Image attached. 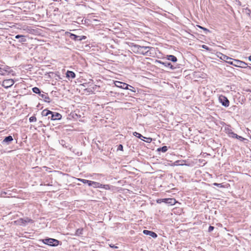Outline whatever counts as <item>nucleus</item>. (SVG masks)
<instances>
[{
  "label": "nucleus",
  "instance_id": "obj_41",
  "mask_svg": "<svg viewBox=\"0 0 251 251\" xmlns=\"http://www.w3.org/2000/svg\"><path fill=\"white\" fill-rule=\"evenodd\" d=\"M246 10H247V11H249L248 13L249 14V15H250V16H251L250 15V13H251V11L250 9H246Z\"/></svg>",
  "mask_w": 251,
  "mask_h": 251
},
{
  "label": "nucleus",
  "instance_id": "obj_28",
  "mask_svg": "<svg viewBox=\"0 0 251 251\" xmlns=\"http://www.w3.org/2000/svg\"><path fill=\"white\" fill-rule=\"evenodd\" d=\"M83 229L78 228L76 230L75 234L77 235H80L82 234Z\"/></svg>",
  "mask_w": 251,
  "mask_h": 251
},
{
  "label": "nucleus",
  "instance_id": "obj_37",
  "mask_svg": "<svg viewBox=\"0 0 251 251\" xmlns=\"http://www.w3.org/2000/svg\"><path fill=\"white\" fill-rule=\"evenodd\" d=\"M123 146L122 145L120 144L118 145L117 148V151H123Z\"/></svg>",
  "mask_w": 251,
  "mask_h": 251
},
{
  "label": "nucleus",
  "instance_id": "obj_35",
  "mask_svg": "<svg viewBox=\"0 0 251 251\" xmlns=\"http://www.w3.org/2000/svg\"><path fill=\"white\" fill-rule=\"evenodd\" d=\"M144 141L147 143H151L152 141V138L145 137Z\"/></svg>",
  "mask_w": 251,
  "mask_h": 251
},
{
  "label": "nucleus",
  "instance_id": "obj_19",
  "mask_svg": "<svg viewBox=\"0 0 251 251\" xmlns=\"http://www.w3.org/2000/svg\"><path fill=\"white\" fill-rule=\"evenodd\" d=\"M220 56L218 55V56L222 60H224L225 61H227V60H232V58L226 56V55H225L222 53H220Z\"/></svg>",
  "mask_w": 251,
  "mask_h": 251
},
{
  "label": "nucleus",
  "instance_id": "obj_40",
  "mask_svg": "<svg viewBox=\"0 0 251 251\" xmlns=\"http://www.w3.org/2000/svg\"><path fill=\"white\" fill-rule=\"evenodd\" d=\"M202 48L203 49H204L207 50H209V48L207 46H206L205 45H202Z\"/></svg>",
  "mask_w": 251,
  "mask_h": 251
},
{
  "label": "nucleus",
  "instance_id": "obj_38",
  "mask_svg": "<svg viewBox=\"0 0 251 251\" xmlns=\"http://www.w3.org/2000/svg\"><path fill=\"white\" fill-rule=\"evenodd\" d=\"M214 229V227L212 226H209V228H208V232H211L213 230V229Z\"/></svg>",
  "mask_w": 251,
  "mask_h": 251
},
{
  "label": "nucleus",
  "instance_id": "obj_25",
  "mask_svg": "<svg viewBox=\"0 0 251 251\" xmlns=\"http://www.w3.org/2000/svg\"><path fill=\"white\" fill-rule=\"evenodd\" d=\"M78 180L82 182L84 184H87L89 186L90 183H91V180L82 179V178H78Z\"/></svg>",
  "mask_w": 251,
  "mask_h": 251
},
{
  "label": "nucleus",
  "instance_id": "obj_7",
  "mask_svg": "<svg viewBox=\"0 0 251 251\" xmlns=\"http://www.w3.org/2000/svg\"><path fill=\"white\" fill-rule=\"evenodd\" d=\"M234 66L235 67L242 68H246L248 67V64L246 63L239 60L234 59Z\"/></svg>",
  "mask_w": 251,
  "mask_h": 251
},
{
  "label": "nucleus",
  "instance_id": "obj_49",
  "mask_svg": "<svg viewBox=\"0 0 251 251\" xmlns=\"http://www.w3.org/2000/svg\"><path fill=\"white\" fill-rule=\"evenodd\" d=\"M117 82L118 83H121V82H119V81H118V82Z\"/></svg>",
  "mask_w": 251,
  "mask_h": 251
},
{
  "label": "nucleus",
  "instance_id": "obj_50",
  "mask_svg": "<svg viewBox=\"0 0 251 251\" xmlns=\"http://www.w3.org/2000/svg\"><path fill=\"white\" fill-rule=\"evenodd\" d=\"M0 147H1V146H0Z\"/></svg>",
  "mask_w": 251,
  "mask_h": 251
},
{
  "label": "nucleus",
  "instance_id": "obj_1",
  "mask_svg": "<svg viewBox=\"0 0 251 251\" xmlns=\"http://www.w3.org/2000/svg\"><path fill=\"white\" fill-rule=\"evenodd\" d=\"M153 50H154L153 47L140 46L139 54L151 56L152 54L151 51Z\"/></svg>",
  "mask_w": 251,
  "mask_h": 251
},
{
  "label": "nucleus",
  "instance_id": "obj_39",
  "mask_svg": "<svg viewBox=\"0 0 251 251\" xmlns=\"http://www.w3.org/2000/svg\"><path fill=\"white\" fill-rule=\"evenodd\" d=\"M214 185L219 187H222V183H214L213 184Z\"/></svg>",
  "mask_w": 251,
  "mask_h": 251
},
{
  "label": "nucleus",
  "instance_id": "obj_16",
  "mask_svg": "<svg viewBox=\"0 0 251 251\" xmlns=\"http://www.w3.org/2000/svg\"><path fill=\"white\" fill-rule=\"evenodd\" d=\"M13 140V138L12 136L9 135L6 137L2 141V143H6L7 145L9 144Z\"/></svg>",
  "mask_w": 251,
  "mask_h": 251
},
{
  "label": "nucleus",
  "instance_id": "obj_11",
  "mask_svg": "<svg viewBox=\"0 0 251 251\" xmlns=\"http://www.w3.org/2000/svg\"><path fill=\"white\" fill-rule=\"evenodd\" d=\"M18 222L19 223V224L21 226H25V224L27 223H33V221L31 219L26 217L25 219L20 218L18 221Z\"/></svg>",
  "mask_w": 251,
  "mask_h": 251
},
{
  "label": "nucleus",
  "instance_id": "obj_4",
  "mask_svg": "<svg viewBox=\"0 0 251 251\" xmlns=\"http://www.w3.org/2000/svg\"><path fill=\"white\" fill-rule=\"evenodd\" d=\"M219 100L222 105L226 107H227L229 105V101L228 99L225 96L220 95L219 97Z\"/></svg>",
  "mask_w": 251,
  "mask_h": 251
},
{
  "label": "nucleus",
  "instance_id": "obj_23",
  "mask_svg": "<svg viewBox=\"0 0 251 251\" xmlns=\"http://www.w3.org/2000/svg\"><path fill=\"white\" fill-rule=\"evenodd\" d=\"M133 134L134 136L137 137L138 138L141 139L142 140H144V139H145V137L143 136L142 135H141L140 133L134 132L133 133Z\"/></svg>",
  "mask_w": 251,
  "mask_h": 251
},
{
  "label": "nucleus",
  "instance_id": "obj_9",
  "mask_svg": "<svg viewBox=\"0 0 251 251\" xmlns=\"http://www.w3.org/2000/svg\"><path fill=\"white\" fill-rule=\"evenodd\" d=\"M62 117V116L60 114L57 112H53L51 111V114L49 117V119H50L51 120L54 121L57 120H60Z\"/></svg>",
  "mask_w": 251,
  "mask_h": 251
},
{
  "label": "nucleus",
  "instance_id": "obj_3",
  "mask_svg": "<svg viewBox=\"0 0 251 251\" xmlns=\"http://www.w3.org/2000/svg\"><path fill=\"white\" fill-rule=\"evenodd\" d=\"M126 45H127L129 48V49L135 53H138L139 52L140 46L136 45L133 43L126 42Z\"/></svg>",
  "mask_w": 251,
  "mask_h": 251
},
{
  "label": "nucleus",
  "instance_id": "obj_31",
  "mask_svg": "<svg viewBox=\"0 0 251 251\" xmlns=\"http://www.w3.org/2000/svg\"><path fill=\"white\" fill-rule=\"evenodd\" d=\"M226 133L228 135V136L230 134L231 132H232L233 131L231 129H230L229 127L226 128H225Z\"/></svg>",
  "mask_w": 251,
  "mask_h": 251
},
{
  "label": "nucleus",
  "instance_id": "obj_15",
  "mask_svg": "<svg viewBox=\"0 0 251 251\" xmlns=\"http://www.w3.org/2000/svg\"><path fill=\"white\" fill-rule=\"evenodd\" d=\"M41 98L43 99L44 101L50 103V99L48 96V95L47 93H45L43 92V93H41L39 95Z\"/></svg>",
  "mask_w": 251,
  "mask_h": 251
},
{
  "label": "nucleus",
  "instance_id": "obj_42",
  "mask_svg": "<svg viewBox=\"0 0 251 251\" xmlns=\"http://www.w3.org/2000/svg\"><path fill=\"white\" fill-rule=\"evenodd\" d=\"M4 69H5V70H7V69H9V67L6 66V67H4Z\"/></svg>",
  "mask_w": 251,
  "mask_h": 251
},
{
  "label": "nucleus",
  "instance_id": "obj_20",
  "mask_svg": "<svg viewBox=\"0 0 251 251\" xmlns=\"http://www.w3.org/2000/svg\"><path fill=\"white\" fill-rule=\"evenodd\" d=\"M66 77L68 78H74L75 77V74L74 72L67 71L66 73Z\"/></svg>",
  "mask_w": 251,
  "mask_h": 251
},
{
  "label": "nucleus",
  "instance_id": "obj_18",
  "mask_svg": "<svg viewBox=\"0 0 251 251\" xmlns=\"http://www.w3.org/2000/svg\"><path fill=\"white\" fill-rule=\"evenodd\" d=\"M15 38L16 39H19V42H20V43H24L26 41V39H25V36L23 35H17L15 36Z\"/></svg>",
  "mask_w": 251,
  "mask_h": 251
},
{
  "label": "nucleus",
  "instance_id": "obj_29",
  "mask_svg": "<svg viewBox=\"0 0 251 251\" xmlns=\"http://www.w3.org/2000/svg\"><path fill=\"white\" fill-rule=\"evenodd\" d=\"M8 72V71L7 70H5V69L0 67V75H4L5 72Z\"/></svg>",
  "mask_w": 251,
  "mask_h": 251
},
{
  "label": "nucleus",
  "instance_id": "obj_13",
  "mask_svg": "<svg viewBox=\"0 0 251 251\" xmlns=\"http://www.w3.org/2000/svg\"><path fill=\"white\" fill-rule=\"evenodd\" d=\"M157 62L163 65L164 67L169 68L172 70H174L176 68L170 62L168 61L163 62L162 61L158 60L157 61Z\"/></svg>",
  "mask_w": 251,
  "mask_h": 251
},
{
  "label": "nucleus",
  "instance_id": "obj_12",
  "mask_svg": "<svg viewBox=\"0 0 251 251\" xmlns=\"http://www.w3.org/2000/svg\"><path fill=\"white\" fill-rule=\"evenodd\" d=\"M161 201L164 202L166 203H170L171 205H173L175 203V200L174 199L168 198L158 200L157 201V203H160Z\"/></svg>",
  "mask_w": 251,
  "mask_h": 251
},
{
  "label": "nucleus",
  "instance_id": "obj_17",
  "mask_svg": "<svg viewBox=\"0 0 251 251\" xmlns=\"http://www.w3.org/2000/svg\"><path fill=\"white\" fill-rule=\"evenodd\" d=\"M93 186L94 188H102V184L95 181H91L89 186Z\"/></svg>",
  "mask_w": 251,
  "mask_h": 251
},
{
  "label": "nucleus",
  "instance_id": "obj_5",
  "mask_svg": "<svg viewBox=\"0 0 251 251\" xmlns=\"http://www.w3.org/2000/svg\"><path fill=\"white\" fill-rule=\"evenodd\" d=\"M136 88L132 86L126 84V95H129L130 97H133L136 94Z\"/></svg>",
  "mask_w": 251,
  "mask_h": 251
},
{
  "label": "nucleus",
  "instance_id": "obj_22",
  "mask_svg": "<svg viewBox=\"0 0 251 251\" xmlns=\"http://www.w3.org/2000/svg\"><path fill=\"white\" fill-rule=\"evenodd\" d=\"M50 114H51V111L47 109L43 110L42 112V115L43 116H48L49 117Z\"/></svg>",
  "mask_w": 251,
  "mask_h": 251
},
{
  "label": "nucleus",
  "instance_id": "obj_44",
  "mask_svg": "<svg viewBox=\"0 0 251 251\" xmlns=\"http://www.w3.org/2000/svg\"><path fill=\"white\" fill-rule=\"evenodd\" d=\"M110 247L112 248H117V247H115L114 245H113L112 246H110Z\"/></svg>",
  "mask_w": 251,
  "mask_h": 251
},
{
  "label": "nucleus",
  "instance_id": "obj_43",
  "mask_svg": "<svg viewBox=\"0 0 251 251\" xmlns=\"http://www.w3.org/2000/svg\"><path fill=\"white\" fill-rule=\"evenodd\" d=\"M249 59L251 61V55L249 57Z\"/></svg>",
  "mask_w": 251,
  "mask_h": 251
},
{
  "label": "nucleus",
  "instance_id": "obj_32",
  "mask_svg": "<svg viewBox=\"0 0 251 251\" xmlns=\"http://www.w3.org/2000/svg\"><path fill=\"white\" fill-rule=\"evenodd\" d=\"M237 134L232 132L230 133V134L229 135V137L236 138L237 137Z\"/></svg>",
  "mask_w": 251,
  "mask_h": 251
},
{
  "label": "nucleus",
  "instance_id": "obj_33",
  "mask_svg": "<svg viewBox=\"0 0 251 251\" xmlns=\"http://www.w3.org/2000/svg\"><path fill=\"white\" fill-rule=\"evenodd\" d=\"M226 62L230 64V65H232L233 66H234V59H232V60H229V61H226Z\"/></svg>",
  "mask_w": 251,
  "mask_h": 251
},
{
  "label": "nucleus",
  "instance_id": "obj_26",
  "mask_svg": "<svg viewBox=\"0 0 251 251\" xmlns=\"http://www.w3.org/2000/svg\"><path fill=\"white\" fill-rule=\"evenodd\" d=\"M32 91L33 93L39 94V95L41 93V90L38 87H33L32 88Z\"/></svg>",
  "mask_w": 251,
  "mask_h": 251
},
{
  "label": "nucleus",
  "instance_id": "obj_14",
  "mask_svg": "<svg viewBox=\"0 0 251 251\" xmlns=\"http://www.w3.org/2000/svg\"><path fill=\"white\" fill-rule=\"evenodd\" d=\"M143 233L147 235H149L154 238H155L157 237V235L156 233L153 231L148 230H144Z\"/></svg>",
  "mask_w": 251,
  "mask_h": 251
},
{
  "label": "nucleus",
  "instance_id": "obj_10",
  "mask_svg": "<svg viewBox=\"0 0 251 251\" xmlns=\"http://www.w3.org/2000/svg\"><path fill=\"white\" fill-rule=\"evenodd\" d=\"M133 1L135 3V4L131 3L128 0H126V9H130L134 11L135 9L138 8V3L134 1Z\"/></svg>",
  "mask_w": 251,
  "mask_h": 251
},
{
  "label": "nucleus",
  "instance_id": "obj_46",
  "mask_svg": "<svg viewBox=\"0 0 251 251\" xmlns=\"http://www.w3.org/2000/svg\"><path fill=\"white\" fill-rule=\"evenodd\" d=\"M128 51L129 52H131V50H130L129 49H128Z\"/></svg>",
  "mask_w": 251,
  "mask_h": 251
},
{
  "label": "nucleus",
  "instance_id": "obj_34",
  "mask_svg": "<svg viewBox=\"0 0 251 251\" xmlns=\"http://www.w3.org/2000/svg\"><path fill=\"white\" fill-rule=\"evenodd\" d=\"M236 138L238 139L239 140H240L241 141H244V140H246V139L244 138V137H242L241 136L238 135H237V137Z\"/></svg>",
  "mask_w": 251,
  "mask_h": 251
},
{
  "label": "nucleus",
  "instance_id": "obj_24",
  "mask_svg": "<svg viewBox=\"0 0 251 251\" xmlns=\"http://www.w3.org/2000/svg\"><path fill=\"white\" fill-rule=\"evenodd\" d=\"M168 150V147L166 146H163L161 148L157 149V151H162L163 152H165Z\"/></svg>",
  "mask_w": 251,
  "mask_h": 251
},
{
  "label": "nucleus",
  "instance_id": "obj_48",
  "mask_svg": "<svg viewBox=\"0 0 251 251\" xmlns=\"http://www.w3.org/2000/svg\"><path fill=\"white\" fill-rule=\"evenodd\" d=\"M116 85H117V86L120 87L119 86H118V85H119V84H118V85H117V84H116Z\"/></svg>",
  "mask_w": 251,
  "mask_h": 251
},
{
  "label": "nucleus",
  "instance_id": "obj_36",
  "mask_svg": "<svg viewBox=\"0 0 251 251\" xmlns=\"http://www.w3.org/2000/svg\"><path fill=\"white\" fill-rule=\"evenodd\" d=\"M102 188L105 189V190L110 189V186L109 185H102Z\"/></svg>",
  "mask_w": 251,
  "mask_h": 251
},
{
  "label": "nucleus",
  "instance_id": "obj_2",
  "mask_svg": "<svg viewBox=\"0 0 251 251\" xmlns=\"http://www.w3.org/2000/svg\"><path fill=\"white\" fill-rule=\"evenodd\" d=\"M43 242L50 246L56 247L59 245V241L53 238H46L43 240Z\"/></svg>",
  "mask_w": 251,
  "mask_h": 251
},
{
  "label": "nucleus",
  "instance_id": "obj_45",
  "mask_svg": "<svg viewBox=\"0 0 251 251\" xmlns=\"http://www.w3.org/2000/svg\"><path fill=\"white\" fill-rule=\"evenodd\" d=\"M126 190L127 191H130V190L129 189H128V188H126Z\"/></svg>",
  "mask_w": 251,
  "mask_h": 251
},
{
  "label": "nucleus",
  "instance_id": "obj_27",
  "mask_svg": "<svg viewBox=\"0 0 251 251\" xmlns=\"http://www.w3.org/2000/svg\"><path fill=\"white\" fill-rule=\"evenodd\" d=\"M198 27L203 30L205 34H207L208 32H210V30L206 28L203 27L201 25H198Z\"/></svg>",
  "mask_w": 251,
  "mask_h": 251
},
{
  "label": "nucleus",
  "instance_id": "obj_47",
  "mask_svg": "<svg viewBox=\"0 0 251 251\" xmlns=\"http://www.w3.org/2000/svg\"><path fill=\"white\" fill-rule=\"evenodd\" d=\"M116 85H117V86L120 87L119 86H118V85H119V84H118V85H117V84H116Z\"/></svg>",
  "mask_w": 251,
  "mask_h": 251
},
{
  "label": "nucleus",
  "instance_id": "obj_21",
  "mask_svg": "<svg viewBox=\"0 0 251 251\" xmlns=\"http://www.w3.org/2000/svg\"><path fill=\"white\" fill-rule=\"evenodd\" d=\"M167 58L168 60L171 61L173 62H176L177 60V58L173 55H168L167 56Z\"/></svg>",
  "mask_w": 251,
  "mask_h": 251
},
{
  "label": "nucleus",
  "instance_id": "obj_30",
  "mask_svg": "<svg viewBox=\"0 0 251 251\" xmlns=\"http://www.w3.org/2000/svg\"><path fill=\"white\" fill-rule=\"evenodd\" d=\"M37 120V119L35 116H32L31 117L29 118V121L30 123L31 122H35Z\"/></svg>",
  "mask_w": 251,
  "mask_h": 251
},
{
  "label": "nucleus",
  "instance_id": "obj_8",
  "mask_svg": "<svg viewBox=\"0 0 251 251\" xmlns=\"http://www.w3.org/2000/svg\"><path fill=\"white\" fill-rule=\"evenodd\" d=\"M70 38L75 41H82L87 38L85 36H78L73 33H70Z\"/></svg>",
  "mask_w": 251,
  "mask_h": 251
},
{
  "label": "nucleus",
  "instance_id": "obj_6",
  "mask_svg": "<svg viewBox=\"0 0 251 251\" xmlns=\"http://www.w3.org/2000/svg\"><path fill=\"white\" fill-rule=\"evenodd\" d=\"M14 83V81L12 79H5L3 81L2 86L5 88H8L11 87Z\"/></svg>",
  "mask_w": 251,
  "mask_h": 251
}]
</instances>
